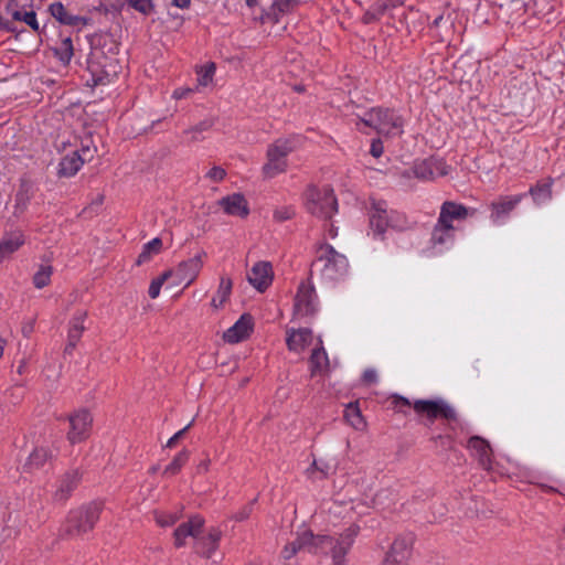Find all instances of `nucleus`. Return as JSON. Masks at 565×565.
Instances as JSON below:
<instances>
[{
	"instance_id": "obj_1",
	"label": "nucleus",
	"mask_w": 565,
	"mask_h": 565,
	"mask_svg": "<svg viewBox=\"0 0 565 565\" xmlns=\"http://www.w3.org/2000/svg\"><path fill=\"white\" fill-rule=\"evenodd\" d=\"M360 532L355 524L350 525L338 537L330 535H315L311 531H303L298 537L288 543L282 552L284 559H290L305 546L313 548L315 552H330L333 565H343L344 557L354 543Z\"/></svg>"
},
{
	"instance_id": "obj_2",
	"label": "nucleus",
	"mask_w": 565,
	"mask_h": 565,
	"mask_svg": "<svg viewBox=\"0 0 565 565\" xmlns=\"http://www.w3.org/2000/svg\"><path fill=\"white\" fill-rule=\"evenodd\" d=\"M97 43L100 46L95 45L92 49L87 61L88 70L99 81L104 77L107 79L114 78L120 68L116 58L119 50L118 43L108 34L98 36Z\"/></svg>"
},
{
	"instance_id": "obj_3",
	"label": "nucleus",
	"mask_w": 565,
	"mask_h": 565,
	"mask_svg": "<svg viewBox=\"0 0 565 565\" xmlns=\"http://www.w3.org/2000/svg\"><path fill=\"white\" fill-rule=\"evenodd\" d=\"M103 503L93 501L72 510L60 530V536L66 540L82 539L92 532L99 520Z\"/></svg>"
},
{
	"instance_id": "obj_4",
	"label": "nucleus",
	"mask_w": 565,
	"mask_h": 565,
	"mask_svg": "<svg viewBox=\"0 0 565 565\" xmlns=\"http://www.w3.org/2000/svg\"><path fill=\"white\" fill-rule=\"evenodd\" d=\"M392 404L395 409L402 412V407L413 406L414 411L426 416L429 424H433L437 418H444L448 422H456L458 418L457 412L444 399H417L413 404L404 396L393 395Z\"/></svg>"
},
{
	"instance_id": "obj_5",
	"label": "nucleus",
	"mask_w": 565,
	"mask_h": 565,
	"mask_svg": "<svg viewBox=\"0 0 565 565\" xmlns=\"http://www.w3.org/2000/svg\"><path fill=\"white\" fill-rule=\"evenodd\" d=\"M370 226L373 234L382 238L387 227L405 231L411 228V222L403 212L388 210L385 201H374L370 210Z\"/></svg>"
},
{
	"instance_id": "obj_6",
	"label": "nucleus",
	"mask_w": 565,
	"mask_h": 565,
	"mask_svg": "<svg viewBox=\"0 0 565 565\" xmlns=\"http://www.w3.org/2000/svg\"><path fill=\"white\" fill-rule=\"evenodd\" d=\"M308 212L320 218H330L338 211V202L333 189L329 185L321 188L310 185L306 193Z\"/></svg>"
},
{
	"instance_id": "obj_7",
	"label": "nucleus",
	"mask_w": 565,
	"mask_h": 565,
	"mask_svg": "<svg viewBox=\"0 0 565 565\" xmlns=\"http://www.w3.org/2000/svg\"><path fill=\"white\" fill-rule=\"evenodd\" d=\"M312 266L319 269L326 279L337 280L347 274L349 263L343 254L338 253L331 245L324 244L319 247Z\"/></svg>"
},
{
	"instance_id": "obj_8",
	"label": "nucleus",
	"mask_w": 565,
	"mask_h": 565,
	"mask_svg": "<svg viewBox=\"0 0 565 565\" xmlns=\"http://www.w3.org/2000/svg\"><path fill=\"white\" fill-rule=\"evenodd\" d=\"M295 150V142L291 139H277L269 145L266 157L267 162L263 166V174L266 178H274L287 169V157Z\"/></svg>"
},
{
	"instance_id": "obj_9",
	"label": "nucleus",
	"mask_w": 565,
	"mask_h": 565,
	"mask_svg": "<svg viewBox=\"0 0 565 565\" xmlns=\"http://www.w3.org/2000/svg\"><path fill=\"white\" fill-rule=\"evenodd\" d=\"M364 126L375 129L379 134H399L402 119L392 109L376 107L372 108L360 118Z\"/></svg>"
},
{
	"instance_id": "obj_10",
	"label": "nucleus",
	"mask_w": 565,
	"mask_h": 565,
	"mask_svg": "<svg viewBox=\"0 0 565 565\" xmlns=\"http://www.w3.org/2000/svg\"><path fill=\"white\" fill-rule=\"evenodd\" d=\"M319 301L313 285L309 280L299 284L294 299V318H312L318 312Z\"/></svg>"
},
{
	"instance_id": "obj_11",
	"label": "nucleus",
	"mask_w": 565,
	"mask_h": 565,
	"mask_svg": "<svg viewBox=\"0 0 565 565\" xmlns=\"http://www.w3.org/2000/svg\"><path fill=\"white\" fill-rule=\"evenodd\" d=\"M70 430L67 439L71 444L82 443L88 438L93 417L87 409H78L68 416Z\"/></svg>"
},
{
	"instance_id": "obj_12",
	"label": "nucleus",
	"mask_w": 565,
	"mask_h": 565,
	"mask_svg": "<svg viewBox=\"0 0 565 565\" xmlns=\"http://www.w3.org/2000/svg\"><path fill=\"white\" fill-rule=\"evenodd\" d=\"M525 194L500 195L489 204L490 220L494 224H502L511 212L521 203Z\"/></svg>"
},
{
	"instance_id": "obj_13",
	"label": "nucleus",
	"mask_w": 565,
	"mask_h": 565,
	"mask_svg": "<svg viewBox=\"0 0 565 565\" xmlns=\"http://www.w3.org/2000/svg\"><path fill=\"white\" fill-rule=\"evenodd\" d=\"M55 457L56 455L49 446H36L22 465V472L33 475L43 470L53 463Z\"/></svg>"
},
{
	"instance_id": "obj_14",
	"label": "nucleus",
	"mask_w": 565,
	"mask_h": 565,
	"mask_svg": "<svg viewBox=\"0 0 565 565\" xmlns=\"http://www.w3.org/2000/svg\"><path fill=\"white\" fill-rule=\"evenodd\" d=\"M413 539L399 536L392 543L382 565H407L412 555Z\"/></svg>"
},
{
	"instance_id": "obj_15",
	"label": "nucleus",
	"mask_w": 565,
	"mask_h": 565,
	"mask_svg": "<svg viewBox=\"0 0 565 565\" xmlns=\"http://www.w3.org/2000/svg\"><path fill=\"white\" fill-rule=\"evenodd\" d=\"M205 257L206 253L201 250L194 257L181 262L173 270V275L177 276L179 282L186 281L185 287H189L198 278Z\"/></svg>"
},
{
	"instance_id": "obj_16",
	"label": "nucleus",
	"mask_w": 565,
	"mask_h": 565,
	"mask_svg": "<svg viewBox=\"0 0 565 565\" xmlns=\"http://www.w3.org/2000/svg\"><path fill=\"white\" fill-rule=\"evenodd\" d=\"M82 473L77 469L66 471L58 480L53 494L55 502L65 503L78 486Z\"/></svg>"
},
{
	"instance_id": "obj_17",
	"label": "nucleus",
	"mask_w": 565,
	"mask_h": 565,
	"mask_svg": "<svg viewBox=\"0 0 565 565\" xmlns=\"http://www.w3.org/2000/svg\"><path fill=\"white\" fill-rule=\"evenodd\" d=\"M203 525L204 519L198 514L181 523L173 532L175 547L184 546L185 539L189 536L196 539L201 534Z\"/></svg>"
},
{
	"instance_id": "obj_18",
	"label": "nucleus",
	"mask_w": 565,
	"mask_h": 565,
	"mask_svg": "<svg viewBox=\"0 0 565 565\" xmlns=\"http://www.w3.org/2000/svg\"><path fill=\"white\" fill-rule=\"evenodd\" d=\"M247 280L258 291H265L273 280L271 264L257 262L247 274Z\"/></svg>"
},
{
	"instance_id": "obj_19",
	"label": "nucleus",
	"mask_w": 565,
	"mask_h": 565,
	"mask_svg": "<svg viewBox=\"0 0 565 565\" xmlns=\"http://www.w3.org/2000/svg\"><path fill=\"white\" fill-rule=\"evenodd\" d=\"M253 327V317L249 313H244L224 332L223 339L228 343H238L249 337Z\"/></svg>"
},
{
	"instance_id": "obj_20",
	"label": "nucleus",
	"mask_w": 565,
	"mask_h": 565,
	"mask_svg": "<svg viewBox=\"0 0 565 565\" xmlns=\"http://www.w3.org/2000/svg\"><path fill=\"white\" fill-rule=\"evenodd\" d=\"M467 447L471 450L472 456L477 458L482 469L488 471L491 470L492 449L486 439L480 436H472L469 438Z\"/></svg>"
},
{
	"instance_id": "obj_21",
	"label": "nucleus",
	"mask_w": 565,
	"mask_h": 565,
	"mask_svg": "<svg viewBox=\"0 0 565 565\" xmlns=\"http://www.w3.org/2000/svg\"><path fill=\"white\" fill-rule=\"evenodd\" d=\"M476 213L475 209L456 203L454 201H445L440 206L439 220L441 223L452 224L454 221H462Z\"/></svg>"
},
{
	"instance_id": "obj_22",
	"label": "nucleus",
	"mask_w": 565,
	"mask_h": 565,
	"mask_svg": "<svg viewBox=\"0 0 565 565\" xmlns=\"http://www.w3.org/2000/svg\"><path fill=\"white\" fill-rule=\"evenodd\" d=\"M217 203L228 215L245 218L249 214L248 202L241 193L224 196Z\"/></svg>"
},
{
	"instance_id": "obj_23",
	"label": "nucleus",
	"mask_w": 565,
	"mask_h": 565,
	"mask_svg": "<svg viewBox=\"0 0 565 565\" xmlns=\"http://www.w3.org/2000/svg\"><path fill=\"white\" fill-rule=\"evenodd\" d=\"M286 344L289 351L300 353L312 343L313 334L308 328L287 329Z\"/></svg>"
},
{
	"instance_id": "obj_24",
	"label": "nucleus",
	"mask_w": 565,
	"mask_h": 565,
	"mask_svg": "<svg viewBox=\"0 0 565 565\" xmlns=\"http://www.w3.org/2000/svg\"><path fill=\"white\" fill-rule=\"evenodd\" d=\"M222 532L216 529H210L209 533L204 536L198 535L194 543V551L199 555L210 558L213 553L218 548Z\"/></svg>"
},
{
	"instance_id": "obj_25",
	"label": "nucleus",
	"mask_w": 565,
	"mask_h": 565,
	"mask_svg": "<svg viewBox=\"0 0 565 565\" xmlns=\"http://www.w3.org/2000/svg\"><path fill=\"white\" fill-rule=\"evenodd\" d=\"M6 11L12 18L13 21H22L35 32L40 30L36 20V13L33 10L25 11L19 9L15 0H10L7 3Z\"/></svg>"
},
{
	"instance_id": "obj_26",
	"label": "nucleus",
	"mask_w": 565,
	"mask_h": 565,
	"mask_svg": "<svg viewBox=\"0 0 565 565\" xmlns=\"http://www.w3.org/2000/svg\"><path fill=\"white\" fill-rule=\"evenodd\" d=\"M24 244V235L21 231L6 233L0 241V262L17 252Z\"/></svg>"
},
{
	"instance_id": "obj_27",
	"label": "nucleus",
	"mask_w": 565,
	"mask_h": 565,
	"mask_svg": "<svg viewBox=\"0 0 565 565\" xmlns=\"http://www.w3.org/2000/svg\"><path fill=\"white\" fill-rule=\"evenodd\" d=\"M309 362L311 376L324 374L329 371V358L322 345L321 339H319L318 347L312 350Z\"/></svg>"
},
{
	"instance_id": "obj_28",
	"label": "nucleus",
	"mask_w": 565,
	"mask_h": 565,
	"mask_svg": "<svg viewBox=\"0 0 565 565\" xmlns=\"http://www.w3.org/2000/svg\"><path fill=\"white\" fill-rule=\"evenodd\" d=\"M52 17H54L60 23L71 26L85 25L87 20L83 17L73 15L67 12L63 3L54 2L49 8Z\"/></svg>"
},
{
	"instance_id": "obj_29",
	"label": "nucleus",
	"mask_w": 565,
	"mask_h": 565,
	"mask_svg": "<svg viewBox=\"0 0 565 565\" xmlns=\"http://www.w3.org/2000/svg\"><path fill=\"white\" fill-rule=\"evenodd\" d=\"M455 238V226L448 223H441V220H437L435 224L430 242L434 246L445 245L451 243Z\"/></svg>"
},
{
	"instance_id": "obj_30",
	"label": "nucleus",
	"mask_w": 565,
	"mask_h": 565,
	"mask_svg": "<svg viewBox=\"0 0 565 565\" xmlns=\"http://www.w3.org/2000/svg\"><path fill=\"white\" fill-rule=\"evenodd\" d=\"M83 164L84 162L83 159H81L78 151H73L61 159L57 173L60 177H73L78 172Z\"/></svg>"
},
{
	"instance_id": "obj_31",
	"label": "nucleus",
	"mask_w": 565,
	"mask_h": 565,
	"mask_svg": "<svg viewBox=\"0 0 565 565\" xmlns=\"http://www.w3.org/2000/svg\"><path fill=\"white\" fill-rule=\"evenodd\" d=\"M233 288V281L228 277H221L220 285L216 291L215 297H213L211 305L215 309L222 308L224 303L228 300Z\"/></svg>"
},
{
	"instance_id": "obj_32",
	"label": "nucleus",
	"mask_w": 565,
	"mask_h": 565,
	"mask_svg": "<svg viewBox=\"0 0 565 565\" xmlns=\"http://www.w3.org/2000/svg\"><path fill=\"white\" fill-rule=\"evenodd\" d=\"M162 249V241L159 237H154L150 242L143 245L141 253L138 255L136 265L140 266L151 260V258L159 254Z\"/></svg>"
},
{
	"instance_id": "obj_33",
	"label": "nucleus",
	"mask_w": 565,
	"mask_h": 565,
	"mask_svg": "<svg viewBox=\"0 0 565 565\" xmlns=\"http://www.w3.org/2000/svg\"><path fill=\"white\" fill-rule=\"evenodd\" d=\"M86 317V311H79L71 319L67 332L68 340L79 342L82 334L85 330L84 321Z\"/></svg>"
},
{
	"instance_id": "obj_34",
	"label": "nucleus",
	"mask_w": 565,
	"mask_h": 565,
	"mask_svg": "<svg viewBox=\"0 0 565 565\" xmlns=\"http://www.w3.org/2000/svg\"><path fill=\"white\" fill-rule=\"evenodd\" d=\"M530 194L537 204L548 201L552 198V180L537 182L530 189Z\"/></svg>"
},
{
	"instance_id": "obj_35",
	"label": "nucleus",
	"mask_w": 565,
	"mask_h": 565,
	"mask_svg": "<svg viewBox=\"0 0 565 565\" xmlns=\"http://www.w3.org/2000/svg\"><path fill=\"white\" fill-rule=\"evenodd\" d=\"M213 126V121L210 119L202 120L198 125L188 128L183 131V136L186 137V143H194L203 140L202 134L207 131Z\"/></svg>"
},
{
	"instance_id": "obj_36",
	"label": "nucleus",
	"mask_w": 565,
	"mask_h": 565,
	"mask_svg": "<svg viewBox=\"0 0 565 565\" xmlns=\"http://www.w3.org/2000/svg\"><path fill=\"white\" fill-rule=\"evenodd\" d=\"M53 267L50 264H42L33 275V285L38 289H42L50 285Z\"/></svg>"
},
{
	"instance_id": "obj_37",
	"label": "nucleus",
	"mask_w": 565,
	"mask_h": 565,
	"mask_svg": "<svg viewBox=\"0 0 565 565\" xmlns=\"http://www.w3.org/2000/svg\"><path fill=\"white\" fill-rule=\"evenodd\" d=\"M344 418L347 422L355 429L361 430L365 427V422L361 415L360 409L358 406H354L353 404H350L345 412H344Z\"/></svg>"
},
{
	"instance_id": "obj_38",
	"label": "nucleus",
	"mask_w": 565,
	"mask_h": 565,
	"mask_svg": "<svg viewBox=\"0 0 565 565\" xmlns=\"http://www.w3.org/2000/svg\"><path fill=\"white\" fill-rule=\"evenodd\" d=\"M55 55L64 64H67L73 56V42L71 38H65L61 41V44L55 49Z\"/></svg>"
},
{
	"instance_id": "obj_39",
	"label": "nucleus",
	"mask_w": 565,
	"mask_h": 565,
	"mask_svg": "<svg viewBox=\"0 0 565 565\" xmlns=\"http://www.w3.org/2000/svg\"><path fill=\"white\" fill-rule=\"evenodd\" d=\"M172 276H173V270L169 269V270H166L164 273H162V275L159 276L158 278L153 279L149 286V290H148L149 297L151 299H156L160 295L162 285Z\"/></svg>"
},
{
	"instance_id": "obj_40",
	"label": "nucleus",
	"mask_w": 565,
	"mask_h": 565,
	"mask_svg": "<svg viewBox=\"0 0 565 565\" xmlns=\"http://www.w3.org/2000/svg\"><path fill=\"white\" fill-rule=\"evenodd\" d=\"M297 4L298 0H274L270 10L276 19H278L279 14L290 12Z\"/></svg>"
},
{
	"instance_id": "obj_41",
	"label": "nucleus",
	"mask_w": 565,
	"mask_h": 565,
	"mask_svg": "<svg viewBox=\"0 0 565 565\" xmlns=\"http://www.w3.org/2000/svg\"><path fill=\"white\" fill-rule=\"evenodd\" d=\"M189 459V452L186 450H182L179 452L172 462L168 465L164 469V475H177L181 468L185 465Z\"/></svg>"
},
{
	"instance_id": "obj_42",
	"label": "nucleus",
	"mask_w": 565,
	"mask_h": 565,
	"mask_svg": "<svg viewBox=\"0 0 565 565\" xmlns=\"http://www.w3.org/2000/svg\"><path fill=\"white\" fill-rule=\"evenodd\" d=\"M413 173L417 179L420 180H434L431 166L429 164V159L416 162L413 167Z\"/></svg>"
},
{
	"instance_id": "obj_43",
	"label": "nucleus",
	"mask_w": 565,
	"mask_h": 565,
	"mask_svg": "<svg viewBox=\"0 0 565 565\" xmlns=\"http://www.w3.org/2000/svg\"><path fill=\"white\" fill-rule=\"evenodd\" d=\"M332 467L323 460H313L311 466L307 469V475L309 478H313L315 472H320L321 478H328L331 473Z\"/></svg>"
},
{
	"instance_id": "obj_44",
	"label": "nucleus",
	"mask_w": 565,
	"mask_h": 565,
	"mask_svg": "<svg viewBox=\"0 0 565 565\" xmlns=\"http://www.w3.org/2000/svg\"><path fill=\"white\" fill-rule=\"evenodd\" d=\"M214 73H215V65L213 63H210V64L205 65L204 67H202L198 72L199 85L207 86L212 82Z\"/></svg>"
},
{
	"instance_id": "obj_45",
	"label": "nucleus",
	"mask_w": 565,
	"mask_h": 565,
	"mask_svg": "<svg viewBox=\"0 0 565 565\" xmlns=\"http://www.w3.org/2000/svg\"><path fill=\"white\" fill-rule=\"evenodd\" d=\"M429 164L431 166V172H433V179L438 177H445L449 172V167L446 164V162L443 159L438 158H428Z\"/></svg>"
},
{
	"instance_id": "obj_46",
	"label": "nucleus",
	"mask_w": 565,
	"mask_h": 565,
	"mask_svg": "<svg viewBox=\"0 0 565 565\" xmlns=\"http://www.w3.org/2000/svg\"><path fill=\"white\" fill-rule=\"evenodd\" d=\"M180 519V515L177 513H164V512H156L154 513V520L157 524L161 527H167L175 524L178 520Z\"/></svg>"
},
{
	"instance_id": "obj_47",
	"label": "nucleus",
	"mask_w": 565,
	"mask_h": 565,
	"mask_svg": "<svg viewBox=\"0 0 565 565\" xmlns=\"http://www.w3.org/2000/svg\"><path fill=\"white\" fill-rule=\"evenodd\" d=\"M256 501H257V499H254L250 502H248L247 504H245L244 507H242L236 513L233 514L232 518L236 522H243V521L247 520L254 511V505H255Z\"/></svg>"
},
{
	"instance_id": "obj_48",
	"label": "nucleus",
	"mask_w": 565,
	"mask_h": 565,
	"mask_svg": "<svg viewBox=\"0 0 565 565\" xmlns=\"http://www.w3.org/2000/svg\"><path fill=\"white\" fill-rule=\"evenodd\" d=\"M126 1L135 10H137L143 14H149L153 10L152 0H126Z\"/></svg>"
},
{
	"instance_id": "obj_49",
	"label": "nucleus",
	"mask_w": 565,
	"mask_h": 565,
	"mask_svg": "<svg viewBox=\"0 0 565 565\" xmlns=\"http://www.w3.org/2000/svg\"><path fill=\"white\" fill-rule=\"evenodd\" d=\"M295 215V210L290 206H281L277 207L274 211V220L277 222H285L292 218Z\"/></svg>"
},
{
	"instance_id": "obj_50",
	"label": "nucleus",
	"mask_w": 565,
	"mask_h": 565,
	"mask_svg": "<svg viewBox=\"0 0 565 565\" xmlns=\"http://www.w3.org/2000/svg\"><path fill=\"white\" fill-rule=\"evenodd\" d=\"M392 7L394 4L390 2H377L367 11V15L372 14V18H381Z\"/></svg>"
},
{
	"instance_id": "obj_51",
	"label": "nucleus",
	"mask_w": 565,
	"mask_h": 565,
	"mask_svg": "<svg viewBox=\"0 0 565 565\" xmlns=\"http://www.w3.org/2000/svg\"><path fill=\"white\" fill-rule=\"evenodd\" d=\"M76 151H78L81 159H83V162L85 163L94 158L96 148L90 145L83 143L81 149H77Z\"/></svg>"
},
{
	"instance_id": "obj_52",
	"label": "nucleus",
	"mask_w": 565,
	"mask_h": 565,
	"mask_svg": "<svg viewBox=\"0 0 565 565\" xmlns=\"http://www.w3.org/2000/svg\"><path fill=\"white\" fill-rule=\"evenodd\" d=\"M226 175V171L221 167H213L206 173V178H209L213 182H221Z\"/></svg>"
},
{
	"instance_id": "obj_53",
	"label": "nucleus",
	"mask_w": 565,
	"mask_h": 565,
	"mask_svg": "<svg viewBox=\"0 0 565 565\" xmlns=\"http://www.w3.org/2000/svg\"><path fill=\"white\" fill-rule=\"evenodd\" d=\"M29 202V196L26 194V192L24 191H19L15 195V209L17 211L19 210L20 212L24 211V209L26 207V204Z\"/></svg>"
},
{
	"instance_id": "obj_54",
	"label": "nucleus",
	"mask_w": 565,
	"mask_h": 565,
	"mask_svg": "<svg viewBox=\"0 0 565 565\" xmlns=\"http://www.w3.org/2000/svg\"><path fill=\"white\" fill-rule=\"evenodd\" d=\"M362 380L365 384L371 385L377 382V373L373 369H367L363 372Z\"/></svg>"
},
{
	"instance_id": "obj_55",
	"label": "nucleus",
	"mask_w": 565,
	"mask_h": 565,
	"mask_svg": "<svg viewBox=\"0 0 565 565\" xmlns=\"http://www.w3.org/2000/svg\"><path fill=\"white\" fill-rule=\"evenodd\" d=\"M431 440L436 444H440V446L446 447V448L452 447V438L448 435L447 436L437 435V436L431 437Z\"/></svg>"
},
{
	"instance_id": "obj_56",
	"label": "nucleus",
	"mask_w": 565,
	"mask_h": 565,
	"mask_svg": "<svg viewBox=\"0 0 565 565\" xmlns=\"http://www.w3.org/2000/svg\"><path fill=\"white\" fill-rule=\"evenodd\" d=\"M370 152L373 157L379 158L383 153V143L380 139H374L371 143Z\"/></svg>"
},
{
	"instance_id": "obj_57",
	"label": "nucleus",
	"mask_w": 565,
	"mask_h": 565,
	"mask_svg": "<svg viewBox=\"0 0 565 565\" xmlns=\"http://www.w3.org/2000/svg\"><path fill=\"white\" fill-rule=\"evenodd\" d=\"M35 319H30L22 323L21 332L24 338H30L34 331Z\"/></svg>"
},
{
	"instance_id": "obj_58",
	"label": "nucleus",
	"mask_w": 565,
	"mask_h": 565,
	"mask_svg": "<svg viewBox=\"0 0 565 565\" xmlns=\"http://www.w3.org/2000/svg\"><path fill=\"white\" fill-rule=\"evenodd\" d=\"M193 92V89L191 88H184V87H180V88H177L172 96L173 98L175 99H181V98H185L189 94H191Z\"/></svg>"
},
{
	"instance_id": "obj_59",
	"label": "nucleus",
	"mask_w": 565,
	"mask_h": 565,
	"mask_svg": "<svg viewBox=\"0 0 565 565\" xmlns=\"http://www.w3.org/2000/svg\"><path fill=\"white\" fill-rule=\"evenodd\" d=\"M171 3L179 9H188L191 6V0H172Z\"/></svg>"
},
{
	"instance_id": "obj_60",
	"label": "nucleus",
	"mask_w": 565,
	"mask_h": 565,
	"mask_svg": "<svg viewBox=\"0 0 565 565\" xmlns=\"http://www.w3.org/2000/svg\"><path fill=\"white\" fill-rule=\"evenodd\" d=\"M210 459H204L198 465V472H206L210 468Z\"/></svg>"
},
{
	"instance_id": "obj_61",
	"label": "nucleus",
	"mask_w": 565,
	"mask_h": 565,
	"mask_svg": "<svg viewBox=\"0 0 565 565\" xmlns=\"http://www.w3.org/2000/svg\"><path fill=\"white\" fill-rule=\"evenodd\" d=\"M77 343L78 342H76V341H71V340L67 339V343L65 345L64 353L65 354H72V352L76 348Z\"/></svg>"
},
{
	"instance_id": "obj_62",
	"label": "nucleus",
	"mask_w": 565,
	"mask_h": 565,
	"mask_svg": "<svg viewBox=\"0 0 565 565\" xmlns=\"http://www.w3.org/2000/svg\"><path fill=\"white\" fill-rule=\"evenodd\" d=\"M192 423H193V420L189 425H186L184 428L177 431L174 434V439H181L184 436V434L186 433V430L192 426Z\"/></svg>"
},
{
	"instance_id": "obj_63",
	"label": "nucleus",
	"mask_w": 565,
	"mask_h": 565,
	"mask_svg": "<svg viewBox=\"0 0 565 565\" xmlns=\"http://www.w3.org/2000/svg\"><path fill=\"white\" fill-rule=\"evenodd\" d=\"M6 345H7V340L0 337V359L3 355Z\"/></svg>"
},
{
	"instance_id": "obj_64",
	"label": "nucleus",
	"mask_w": 565,
	"mask_h": 565,
	"mask_svg": "<svg viewBox=\"0 0 565 565\" xmlns=\"http://www.w3.org/2000/svg\"><path fill=\"white\" fill-rule=\"evenodd\" d=\"M179 439H174V435L167 441L166 447L172 448L177 445Z\"/></svg>"
}]
</instances>
